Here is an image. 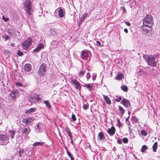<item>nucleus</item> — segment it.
<instances>
[{"label":"nucleus","instance_id":"nucleus-1","mask_svg":"<svg viewBox=\"0 0 160 160\" xmlns=\"http://www.w3.org/2000/svg\"><path fill=\"white\" fill-rule=\"evenodd\" d=\"M144 60L148 64L153 67H155L157 65V62L158 60L157 55H148L144 54L143 55Z\"/></svg>","mask_w":160,"mask_h":160},{"label":"nucleus","instance_id":"nucleus-2","mask_svg":"<svg viewBox=\"0 0 160 160\" xmlns=\"http://www.w3.org/2000/svg\"><path fill=\"white\" fill-rule=\"evenodd\" d=\"M143 24L152 26L153 23V17L151 15H147L143 20Z\"/></svg>","mask_w":160,"mask_h":160},{"label":"nucleus","instance_id":"nucleus-3","mask_svg":"<svg viewBox=\"0 0 160 160\" xmlns=\"http://www.w3.org/2000/svg\"><path fill=\"white\" fill-rule=\"evenodd\" d=\"M19 96L18 91L17 90H13L12 91L9 96L8 99L10 101H15L17 97Z\"/></svg>","mask_w":160,"mask_h":160},{"label":"nucleus","instance_id":"nucleus-4","mask_svg":"<svg viewBox=\"0 0 160 160\" xmlns=\"http://www.w3.org/2000/svg\"><path fill=\"white\" fill-rule=\"evenodd\" d=\"M32 42V39L30 38H28L22 44V47L24 50L28 49L31 46Z\"/></svg>","mask_w":160,"mask_h":160},{"label":"nucleus","instance_id":"nucleus-5","mask_svg":"<svg viewBox=\"0 0 160 160\" xmlns=\"http://www.w3.org/2000/svg\"><path fill=\"white\" fill-rule=\"evenodd\" d=\"M24 6L27 12L30 14L32 11V6L31 2L30 0H27L25 2Z\"/></svg>","mask_w":160,"mask_h":160},{"label":"nucleus","instance_id":"nucleus-6","mask_svg":"<svg viewBox=\"0 0 160 160\" xmlns=\"http://www.w3.org/2000/svg\"><path fill=\"white\" fill-rule=\"evenodd\" d=\"M65 14V11L61 8H58L54 12V15L56 17L58 16V15L59 18H62Z\"/></svg>","mask_w":160,"mask_h":160},{"label":"nucleus","instance_id":"nucleus-7","mask_svg":"<svg viewBox=\"0 0 160 160\" xmlns=\"http://www.w3.org/2000/svg\"><path fill=\"white\" fill-rule=\"evenodd\" d=\"M0 140L3 145H6L9 142L8 138L3 134H0Z\"/></svg>","mask_w":160,"mask_h":160},{"label":"nucleus","instance_id":"nucleus-8","mask_svg":"<svg viewBox=\"0 0 160 160\" xmlns=\"http://www.w3.org/2000/svg\"><path fill=\"white\" fill-rule=\"evenodd\" d=\"M34 119L31 117L26 118H23L22 121L26 125H29L31 124V122L34 121Z\"/></svg>","mask_w":160,"mask_h":160},{"label":"nucleus","instance_id":"nucleus-9","mask_svg":"<svg viewBox=\"0 0 160 160\" xmlns=\"http://www.w3.org/2000/svg\"><path fill=\"white\" fill-rule=\"evenodd\" d=\"M151 26L148 25H145L143 24L141 26V28L144 33H147L151 30Z\"/></svg>","mask_w":160,"mask_h":160},{"label":"nucleus","instance_id":"nucleus-10","mask_svg":"<svg viewBox=\"0 0 160 160\" xmlns=\"http://www.w3.org/2000/svg\"><path fill=\"white\" fill-rule=\"evenodd\" d=\"M121 103L126 108H129L131 106V104L129 101L125 98H123L122 100Z\"/></svg>","mask_w":160,"mask_h":160},{"label":"nucleus","instance_id":"nucleus-11","mask_svg":"<svg viewBox=\"0 0 160 160\" xmlns=\"http://www.w3.org/2000/svg\"><path fill=\"white\" fill-rule=\"evenodd\" d=\"M71 82L72 84L74 85L76 89H80L81 88V87L79 82L77 80L72 79L71 81Z\"/></svg>","mask_w":160,"mask_h":160},{"label":"nucleus","instance_id":"nucleus-12","mask_svg":"<svg viewBox=\"0 0 160 160\" xmlns=\"http://www.w3.org/2000/svg\"><path fill=\"white\" fill-rule=\"evenodd\" d=\"M90 53V52L88 51L83 50L81 52V57L82 59L86 60L88 57L89 53Z\"/></svg>","mask_w":160,"mask_h":160},{"label":"nucleus","instance_id":"nucleus-13","mask_svg":"<svg viewBox=\"0 0 160 160\" xmlns=\"http://www.w3.org/2000/svg\"><path fill=\"white\" fill-rule=\"evenodd\" d=\"M44 48V45L42 43H40L38 47L33 51V53H36L39 51Z\"/></svg>","mask_w":160,"mask_h":160},{"label":"nucleus","instance_id":"nucleus-14","mask_svg":"<svg viewBox=\"0 0 160 160\" xmlns=\"http://www.w3.org/2000/svg\"><path fill=\"white\" fill-rule=\"evenodd\" d=\"M116 129L114 126H112L111 128L108 129V132L111 136H113L115 133Z\"/></svg>","mask_w":160,"mask_h":160},{"label":"nucleus","instance_id":"nucleus-15","mask_svg":"<svg viewBox=\"0 0 160 160\" xmlns=\"http://www.w3.org/2000/svg\"><path fill=\"white\" fill-rule=\"evenodd\" d=\"M103 98L104 100L106 102V103L108 105L111 104V101L110 98L107 96L103 95Z\"/></svg>","mask_w":160,"mask_h":160},{"label":"nucleus","instance_id":"nucleus-16","mask_svg":"<svg viewBox=\"0 0 160 160\" xmlns=\"http://www.w3.org/2000/svg\"><path fill=\"white\" fill-rule=\"evenodd\" d=\"M30 131V129L28 127V128H24L22 130V134L25 133L28 134Z\"/></svg>","mask_w":160,"mask_h":160},{"label":"nucleus","instance_id":"nucleus-17","mask_svg":"<svg viewBox=\"0 0 160 160\" xmlns=\"http://www.w3.org/2000/svg\"><path fill=\"white\" fill-rule=\"evenodd\" d=\"M40 95L35 94L34 95V98L35 99V101H36L37 102L41 100V98L40 97Z\"/></svg>","mask_w":160,"mask_h":160},{"label":"nucleus","instance_id":"nucleus-18","mask_svg":"<svg viewBox=\"0 0 160 160\" xmlns=\"http://www.w3.org/2000/svg\"><path fill=\"white\" fill-rule=\"evenodd\" d=\"M65 131L67 133H68V136L70 138L72 137V135L71 132L70 131V129L68 127H67L65 129Z\"/></svg>","mask_w":160,"mask_h":160},{"label":"nucleus","instance_id":"nucleus-19","mask_svg":"<svg viewBox=\"0 0 160 160\" xmlns=\"http://www.w3.org/2000/svg\"><path fill=\"white\" fill-rule=\"evenodd\" d=\"M104 137V134L102 132H100L98 133V138L99 140H102Z\"/></svg>","mask_w":160,"mask_h":160},{"label":"nucleus","instance_id":"nucleus-20","mask_svg":"<svg viewBox=\"0 0 160 160\" xmlns=\"http://www.w3.org/2000/svg\"><path fill=\"white\" fill-rule=\"evenodd\" d=\"M24 68L25 70H31V65L29 63H27L25 64Z\"/></svg>","mask_w":160,"mask_h":160},{"label":"nucleus","instance_id":"nucleus-21","mask_svg":"<svg viewBox=\"0 0 160 160\" xmlns=\"http://www.w3.org/2000/svg\"><path fill=\"white\" fill-rule=\"evenodd\" d=\"M50 33L53 35H56L57 34V30L53 28H51L50 29Z\"/></svg>","mask_w":160,"mask_h":160},{"label":"nucleus","instance_id":"nucleus-22","mask_svg":"<svg viewBox=\"0 0 160 160\" xmlns=\"http://www.w3.org/2000/svg\"><path fill=\"white\" fill-rule=\"evenodd\" d=\"M84 86L88 88L90 91L92 90L93 89L92 86L90 84H87L84 85Z\"/></svg>","mask_w":160,"mask_h":160},{"label":"nucleus","instance_id":"nucleus-23","mask_svg":"<svg viewBox=\"0 0 160 160\" xmlns=\"http://www.w3.org/2000/svg\"><path fill=\"white\" fill-rule=\"evenodd\" d=\"M44 142H36L32 144V146L35 147L37 146H42Z\"/></svg>","mask_w":160,"mask_h":160},{"label":"nucleus","instance_id":"nucleus-24","mask_svg":"<svg viewBox=\"0 0 160 160\" xmlns=\"http://www.w3.org/2000/svg\"><path fill=\"white\" fill-rule=\"evenodd\" d=\"M158 142H157L154 143L152 146L153 150L154 152H156L158 148Z\"/></svg>","mask_w":160,"mask_h":160},{"label":"nucleus","instance_id":"nucleus-25","mask_svg":"<svg viewBox=\"0 0 160 160\" xmlns=\"http://www.w3.org/2000/svg\"><path fill=\"white\" fill-rule=\"evenodd\" d=\"M8 132L10 135L11 136L12 139L13 138L15 134V131L13 130H9Z\"/></svg>","mask_w":160,"mask_h":160},{"label":"nucleus","instance_id":"nucleus-26","mask_svg":"<svg viewBox=\"0 0 160 160\" xmlns=\"http://www.w3.org/2000/svg\"><path fill=\"white\" fill-rule=\"evenodd\" d=\"M123 75L122 74H118L116 77V79L118 80H120L122 78Z\"/></svg>","mask_w":160,"mask_h":160},{"label":"nucleus","instance_id":"nucleus-27","mask_svg":"<svg viewBox=\"0 0 160 160\" xmlns=\"http://www.w3.org/2000/svg\"><path fill=\"white\" fill-rule=\"evenodd\" d=\"M46 65L45 63L42 64L40 66L39 70H45L46 68Z\"/></svg>","mask_w":160,"mask_h":160},{"label":"nucleus","instance_id":"nucleus-28","mask_svg":"<svg viewBox=\"0 0 160 160\" xmlns=\"http://www.w3.org/2000/svg\"><path fill=\"white\" fill-rule=\"evenodd\" d=\"M118 108L119 110L121 112V114L122 115L125 112V110L123 108L120 106H118Z\"/></svg>","mask_w":160,"mask_h":160},{"label":"nucleus","instance_id":"nucleus-29","mask_svg":"<svg viewBox=\"0 0 160 160\" xmlns=\"http://www.w3.org/2000/svg\"><path fill=\"white\" fill-rule=\"evenodd\" d=\"M43 102L44 104H45L47 106V107L48 108H51V106L50 103L49 102L48 100L44 101Z\"/></svg>","mask_w":160,"mask_h":160},{"label":"nucleus","instance_id":"nucleus-30","mask_svg":"<svg viewBox=\"0 0 160 160\" xmlns=\"http://www.w3.org/2000/svg\"><path fill=\"white\" fill-rule=\"evenodd\" d=\"M28 99L29 101L31 102H35V99L34 98V96H29L28 97Z\"/></svg>","mask_w":160,"mask_h":160},{"label":"nucleus","instance_id":"nucleus-31","mask_svg":"<svg viewBox=\"0 0 160 160\" xmlns=\"http://www.w3.org/2000/svg\"><path fill=\"white\" fill-rule=\"evenodd\" d=\"M148 148V147L146 145H143L141 148V151L142 152H144Z\"/></svg>","mask_w":160,"mask_h":160},{"label":"nucleus","instance_id":"nucleus-32","mask_svg":"<svg viewBox=\"0 0 160 160\" xmlns=\"http://www.w3.org/2000/svg\"><path fill=\"white\" fill-rule=\"evenodd\" d=\"M132 119L133 121L135 123H138V118L136 116H133L132 117Z\"/></svg>","mask_w":160,"mask_h":160},{"label":"nucleus","instance_id":"nucleus-33","mask_svg":"<svg viewBox=\"0 0 160 160\" xmlns=\"http://www.w3.org/2000/svg\"><path fill=\"white\" fill-rule=\"evenodd\" d=\"M14 30L11 28H9L8 29V33L11 35H12L14 32Z\"/></svg>","mask_w":160,"mask_h":160},{"label":"nucleus","instance_id":"nucleus-34","mask_svg":"<svg viewBox=\"0 0 160 160\" xmlns=\"http://www.w3.org/2000/svg\"><path fill=\"white\" fill-rule=\"evenodd\" d=\"M24 150H21L18 151V153L20 158H22V154H23Z\"/></svg>","mask_w":160,"mask_h":160},{"label":"nucleus","instance_id":"nucleus-35","mask_svg":"<svg viewBox=\"0 0 160 160\" xmlns=\"http://www.w3.org/2000/svg\"><path fill=\"white\" fill-rule=\"evenodd\" d=\"M141 133L142 136H146L147 135V132L144 130H141Z\"/></svg>","mask_w":160,"mask_h":160},{"label":"nucleus","instance_id":"nucleus-36","mask_svg":"<svg viewBox=\"0 0 160 160\" xmlns=\"http://www.w3.org/2000/svg\"><path fill=\"white\" fill-rule=\"evenodd\" d=\"M42 126H43V124L41 123H38L37 125V128L38 130L41 129H42Z\"/></svg>","mask_w":160,"mask_h":160},{"label":"nucleus","instance_id":"nucleus-37","mask_svg":"<svg viewBox=\"0 0 160 160\" xmlns=\"http://www.w3.org/2000/svg\"><path fill=\"white\" fill-rule=\"evenodd\" d=\"M88 104L87 103L86 104H84L83 105V108L84 109L86 110L88 108Z\"/></svg>","mask_w":160,"mask_h":160},{"label":"nucleus","instance_id":"nucleus-38","mask_svg":"<svg viewBox=\"0 0 160 160\" xmlns=\"http://www.w3.org/2000/svg\"><path fill=\"white\" fill-rule=\"evenodd\" d=\"M122 90L125 92H127L128 90V88L126 86H123L122 87Z\"/></svg>","mask_w":160,"mask_h":160},{"label":"nucleus","instance_id":"nucleus-39","mask_svg":"<svg viewBox=\"0 0 160 160\" xmlns=\"http://www.w3.org/2000/svg\"><path fill=\"white\" fill-rule=\"evenodd\" d=\"M128 139L126 138H123L122 141L124 143H127L128 142Z\"/></svg>","mask_w":160,"mask_h":160},{"label":"nucleus","instance_id":"nucleus-40","mask_svg":"<svg viewBox=\"0 0 160 160\" xmlns=\"http://www.w3.org/2000/svg\"><path fill=\"white\" fill-rule=\"evenodd\" d=\"M45 71H39L38 72V74L41 76H43Z\"/></svg>","mask_w":160,"mask_h":160},{"label":"nucleus","instance_id":"nucleus-41","mask_svg":"<svg viewBox=\"0 0 160 160\" xmlns=\"http://www.w3.org/2000/svg\"><path fill=\"white\" fill-rule=\"evenodd\" d=\"M120 10L122 11L123 12H126L127 11L124 7H120Z\"/></svg>","mask_w":160,"mask_h":160},{"label":"nucleus","instance_id":"nucleus-42","mask_svg":"<svg viewBox=\"0 0 160 160\" xmlns=\"http://www.w3.org/2000/svg\"><path fill=\"white\" fill-rule=\"evenodd\" d=\"M117 121L119 127H122V124L121 123L119 119L118 118L117 119Z\"/></svg>","mask_w":160,"mask_h":160},{"label":"nucleus","instance_id":"nucleus-43","mask_svg":"<svg viewBox=\"0 0 160 160\" xmlns=\"http://www.w3.org/2000/svg\"><path fill=\"white\" fill-rule=\"evenodd\" d=\"M18 54L19 56H22L23 55V53L22 52H21L20 50H18Z\"/></svg>","mask_w":160,"mask_h":160},{"label":"nucleus","instance_id":"nucleus-44","mask_svg":"<svg viewBox=\"0 0 160 160\" xmlns=\"http://www.w3.org/2000/svg\"><path fill=\"white\" fill-rule=\"evenodd\" d=\"M36 111V109L35 108H31L29 109V112H34Z\"/></svg>","mask_w":160,"mask_h":160},{"label":"nucleus","instance_id":"nucleus-45","mask_svg":"<svg viewBox=\"0 0 160 160\" xmlns=\"http://www.w3.org/2000/svg\"><path fill=\"white\" fill-rule=\"evenodd\" d=\"M84 74V72L83 71H81L79 73V76L82 77Z\"/></svg>","mask_w":160,"mask_h":160},{"label":"nucleus","instance_id":"nucleus-46","mask_svg":"<svg viewBox=\"0 0 160 160\" xmlns=\"http://www.w3.org/2000/svg\"><path fill=\"white\" fill-rule=\"evenodd\" d=\"M72 118L73 121H75L76 120V118L75 115L73 114L72 115Z\"/></svg>","mask_w":160,"mask_h":160},{"label":"nucleus","instance_id":"nucleus-47","mask_svg":"<svg viewBox=\"0 0 160 160\" xmlns=\"http://www.w3.org/2000/svg\"><path fill=\"white\" fill-rule=\"evenodd\" d=\"M122 97H119L118 98H116L115 99V101L117 102H119L121 101V100H122Z\"/></svg>","mask_w":160,"mask_h":160},{"label":"nucleus","instance_id":"nucleus-48","mask_svg":"<svg viewBox=\"0 0 160 160\" xmlns=\"http://www.w3.org/2000/svg\"><path fill=\"white\" fill-rule=\"evenodd\" d=\"M2 37L5 39V41L8 40L9 38V37L8 35H6L5 36H4L3 35H2Z\"/></svg>","mask_w":160,"mask_h":160},{"label":"nucleus","instance_id":"nucleus-49","mask_svg":"<svg viewBox=\"0 0 160 160\" xmlns=\"http://www.w3.org/2000/svg\"><path fill=\"white\" fill-rule=\"evenodd\" d=\"M67 152L68 156L70 157V158H72L73 157L71 154V153L68 151V150H67Z\"/></svg>","mask_w":160,"mask_h":160},{"label":"nucleus","instance_id":"nucleus-50","mask_svg":"<svg viewBox=\"0 0 160 160\" xmlns=\"http://www.w3.org/2000/svg\"><path fill=\"white\" fill-rule=\"evenodd\" d=\"M2 19L5 22H7L9 20L8 18H6L5 17L3 16L2 17Z\"/></svg>","mask_w":160,"mask_h":160},{"label":"nucleus","instance_id":"nucleus-51","mask_svg":"<svg viewBox=\"0 0 160 160\" xmlns=\"http://www.w3.org/2000/svg\"><path fill=\"white\" fill-rule=\"evenodd\" d=\"M16 85L17 86H19L21 87L23 86V85L20 82H18L16 83Z\"/></svg>","mask_w":160,"mask_h":160},{"label":"nucleus","instance_id":"nucleus-52","mask_svg":"<svg viewBox=\"0 0 160 160\" xmlns=\"http://www.w3.org/2000/svg\"><path fill=\"white\" fill-rule=\"evenodd\" d=\"M117 143H118V144H121L122 143V140H121L119 138L118 139V141H117Z\"/></svg>","mask_w":160,"mask_h":160},{"label":"nucleus","instance_id":"nucleus-53","mask_svg":"<svg viewBox=\"0 0 160 160\" xmlns=\"http://www.w3.org/2000/svg\"><path fill=\"white\" fill-rule=\"evenodd\" d=\"M125 23L126 25L128 26H130L131 25V24L130 23L128 22H125Z\"/></svg>","mask_w":160,"mask_h":160},{"label":"nucleus","instance_id":"nucleus-54","mask_svg":"<svg viewBox=\"0 0 160 160\" xmlns=\"http://www.w3.org/2000/svg\"><path fill=\"white\" fill-rule=\"evenodd\" d=\"M96 42H97V46H100V43L98 41H96Z\"/></svg>","mask_w":160,"mask_h":160},{"label":"nucleus","instance_id":"nucleus-55","mask_svg":"<svg viewBox=\"0 0 160 160\" xmlns=\"http://www.w3.org/2000/svg\"><path fill=\"white\" fill-rule=\"evenodd\" d=\"M124 31L126 33H128V29L127 28L124 29Z\"/></svg>","mask_w":160,"mask_h":160},{"label":"nucleus","instance_id":"nucleus-56","mask_svg":"<svg viewBox=\"0 0 160 160\" xmlns=\"http://www.w3.org/2000/svg\"><path fill=\"white\" fill-rule=\"evenodd\" d=\"M87 77L88 78H90V73H87Z\"/></svg>","mask_w":160,"mask_h":160},{"label":"nucleus","instance_id":"nucleus-57","mask_svg":"<svg viewBox=\"0 0 160 160\" xmlns=\"http://www.w3.org/2000/svg\"><path fill=\"white\" fill-rule=\"evenodd\" d=\"M70 139H71V143L73 144V140H72V137H70Z\"/></svg>","mask_w":160,"mask_h":160},{"label":"nucleus","instance_id":"nucleus-58","mask_svg":"<svg viewBox=\"0 0 160 160\" xmlns=\"http://www.w3.org/2000/svg\"><path fill=\"white\" fill-rule=\"evenodd\" d=\"M129 118V116H128V117L126 119V121H128V119Z\"/></svg>","mask_w":160,"mask_h":160},{"label":"nucleus","instance_id":"nucleus-59","mask_svg":"<svg viewBox=\"0 0 160 160\" xmlns=\"http://www.w3.org/2000/svg\"><path fill=\"white\" fill-rule=\"evenodd\" d=\"M29 112V111L28 110H27V111H26L25 112V113H28Z\"/></svg>","mask_w":160,"mask_h":160},{"label":"nucleus","instance_id":"nucleus-60","mask_svg":"<svg viewBox=\"0 0 160 160\" xmlns=\"http://www.w3.org/2000/svg\"><path fill=\"white\" fill-rule=\"evenodd\" d=\"M128 113L129 114V115H130L131 113V112L130 111H128Z\"/></svg>","mask_w":160,"mask_h":160},{"label":"nucleus","instance_id":"nucleus-61","mask_svg":"<svg viewBox=\"0 0 160 160\" xmlns=\"http://www.w3.org/2000/svg\"><path fill=\"white\" fill-rule=\"evenodd\" d=\"M71 158V160H74V159L73 157L71 158Z\"/></svg>","mask_w":160,"mask_h":160},{"label":"nucleus","instance_id":"nucleus-62","mask_svg":"<svg viewBox=\"0 0 160 160\" xmlns=\"http://www.w3.org/2000/svg\"><path fill=\"white\" fill-rule=\"evenodd\" d=\"M14 43H12V44H11V45L12 46H14Z\"/></svg>","mask_w":160,"mask_h":160},{"label":"nucleus","instance_id":"nucleus-63","mask_svg":"<svg viewBox=\"0 0 160 160\" xmlns=\"http://www.w3.org/2000/svg\"><path fill=\"white\" fill-rule=\"evenodd\" d=\"M86 17V15H85V16L84 17L83 19H84Z\"/></svg>","mask_w":160,"mask_h":160},{"label":"nucleus","instance_id":"nucleus-64","mask_svg":"<svg viewBox=\"0 0 160 160\" xmlns=\"http://www.w3.org/2000/svg\"><path fill=\"white\" fill-rule=\"evenodd\" d=\"M26 71L27 72H28V71H27V70H26Z\"/></svg>","mask_w":160,"mask_h":160}]
</instances>
